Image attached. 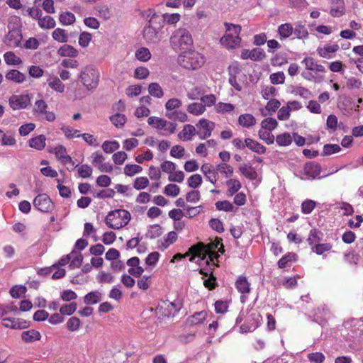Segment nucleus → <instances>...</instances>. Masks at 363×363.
Instances as JSON below:
<instances>
[{
  "label": "nucleus",
  "mask_w": 363,
  "mask_h": 363,
  "mask_svg": "<svg viewBox=\"0 0 363 363\" xmlns=\"http://www.w3.org/2000/svg\"><path fill=\"white\" fill-rule=\"evenodd\" d=\"M77 167L78 175L82 178H88L91 177L92 174V168L88 164H82L80 166L74 165V167Z\"/></svg>",
  "instance_id": "58"
},
{
  "label": "nucleus",
  "mask_w": 363,
  "mask_h": 363,
  "mask_svg": "<svg viewBox=\"0 0 363 363\" xmlns=\"http://www.w3.org/2000/svg\"><path fill=\"white\" fill-rule=\"evenodd\" d=\"M29 147L37 150H42L46 145V138L44 135L31 138L28 141Z\"/></svg>",
  "instance_id": "28"
},
{
  "label": "nucleus",
  "mask_w": 363,
  "mask_h": 363,
  "mask_svg": "<svg viewBox=\"0 0 363 363\" xmlns=\"http://www.w3.org/2000/svg\"><path fill=\"white\" fill-rule=\"evenodd\" d=\"M110 121L114 126L118 128H121L125 124L127 118L124 114L116 113L110 116Z\"/></svg>",
  "instance_id": "46"
},
{
  "label": "nucleus",
  "mask_w": 363,
  "mask_h": 363,
  "mask_svg": "<svg viewBox=\"0 0 363 363\" xmlns=\"http://www.w3.org/2000/svg\"><path fill=\"white\" fill-rule=\"evenodd\" d=\"M225 33L220 40L221 45L228 50L239 48L241 43L240 26L225 23Z\"/></svg>",
  "instance_id": "3"
},
{
  "label": "nucleus",
  "mask_w": 363,
  "mask_h": 363,
  "mask_svg": "<svg viewBox=\"0 0 363 363\" xmlns=\"http://www.w3.org/2000/svg\"><path fill=\"white\" fill-rule=\"evenodd\" d=\"M101 300V293L99 291H91L84 297V302L87 305L96 304Z\"/></svg>",
  "instance_id": "39"
},
{
  "label": "nucleus",
  "mask_w": 363,
  "mask_h": 363,
  "mask_svg": "<svg viewBox=\"0 0 363 363\" xmlns=\"http://www.w3.org/2000/svg\"><path fill=\"white\" fill-rule=\"evenodd\" d=\"M4 59L8 65L16 66L22 63L21 59L12 51L5 52L4 55Z\"/></svg>",
  "instance_id": "43"
},
{
  "label": "nucleus",
  "mask_w": 363,
  "mask_h": 363,
  "mask_svg": "<svg viewBox=\"0 0 363 363\" xmlns=\"http://www.w3.org/2000/svg\"><path fill=\"white\" fill-rule=\"evenodd\" d=\"M220 238H216L211 240L206 245L203 242H199L196 245H193L188 250H223V245Z\"/></svg>",
  "instance_id": "18"
},
{
  "label": "nucleus",
  "mask_w": 363,
  "mask_h": 363,
  "mask_svg": "<svg viewBox=\"0 0 363 363\" xmlns=\"http://www.w3.org/2000/svg\"><path fill=\"white\" fill-rule=\"evenodd\" d=\"M2 325L7 328L23 329L27 327V323L23 319L16 318H6L2 320Z\"/></svg>",
  "instance_id": "23"
},
{
  "label": "nucleus",
  "mask_w": 363,
  "mask_h": 363,
  "mask_svg": "<svg viewBox=\"0 0 363 363\" xmlns=\"http://www.w3.org/2000/svg\"><path fill=\"white\" fill-rule=\"evenodd\" d=\"M276 142L280 146H288L292 143V136L288 133L278 135Z\"/></svg>",
  "instance_id": "55"
},
{
  "label": "nucleus",
  "mask_w": 363,
  "mask_h": 363,
  "mask_svg": "<svg viewBox=\"0 0 363 363\" xmlns=\"http://www.w3.org/2000/svg\"><path fill=\"white\" fill-rule=\"evenodd\" d=\"M34 206L40 211L48 213L53 210L54 203L45 194H38L33 200Z\"/></svg>",
  "instance_id": "14"
},
{
  "label": "nucleus",
  "mask_w": 363,
  "mask_h": 363,
  "mask_svg": "<svg viewBox=\"0 0 363 363\" xmlns=\"http://www.w3.org/2000/svg\"><path fill=\"white\" fill-rule=\"evenodd\" d=\"M247 147H248L250 150L257 153V154H264L266 152V147L263 146L262 144L258 143L257 141L252 140L251 138L245 139V144Z\"/></svg>",
  "instance_id": "34"
},
{
  "label": "nucleus",
  "mask_w": 363,
  "mask_h": 363,
  "mask_svg": "<svg viewBox=\"0 0 363 363\" xmlns=\"http://www.w3.org/2000/svg\"><path fill=\"white\" fill-rule=\"evenodd\" d=\"M181 308V304L177 301L161 300L159 301L155 311L156 314L162 317L174 315Z\"/></svg>",
  "instance_id": "10"
},
{
  "label": "nucleus",
  "mask_w": 363,
  "mask_h": 363,
  "mask_svg": "<svg viewBox=\"0 0 363 363\" xmlns=\"http://www.w3.org/2000/svg\"><path fill=\"white\" fill-rule=\"evenodd\" d=\"M225 184L228 187L226 190V195L228 197L233 196L242 187V184L238 179H230L226 181Z\"/></svg>",
  "instance_id": "29"
},
{
  "label": "nucleus",
  "mask_w": 363,
  "mask_h": 363,
  "mask_svg": "<svg viewBox=\"0 0 363 363\" xmlns=\"http://www.w3.org/2000/svg\"><path fill=\"white\" fill-rule=\"evenodd\" d=\"M217 172H220L225 178L230 177L234 172L233 167L225 163L222 162L216 165Z\"/></svg>",
  "instance_id": "47"
},
{
  "label": "nucleus",
  "mask_w": 363,
  "mask_h": 363,
  "mask_svg": "<svg viewBox=\"0 0 363 363\" xmlns=\"http://www.w3.org/2000/svg\"><path fill=\"white\" fill-rule=\"evenodd\" d=\"M238 123L244 128H249L256 124V119L252 114L244 113L238 117Z\"/></svg>",
  "instance_id": "35"
},
{
  "label": "nucleus",
  "mask_w": 363,
  "mask_h": 363,
  "mask_svg": "<svg viewBox=\"0 0 363 363\" xmlns=\"http://www.w3.org/2000/svg\"><path fill=\"white\" fill-rule=\"evenodd\" d=\"M100 73L93 66H86L82 68L79 75V79L89 91L94 90L99 82Z\"/></svg>",
  "instance_id": "5"
},
{
  "label": "nucleus",
  "mask_w": 363,
  "mask_h": 363,
  "mask_svg": "<svg viewBox=\"0 0 363 363\" xmlns=\"http://www.w3.org/2000/svg\"><path fill=\"white\" fill-rule=\"evenodd\" d=\"M266 57V54L262 49L254 48L252 50L244 49L241 51L240 58L242 60L250 59L252 61H262Z\"/></svg>",
  "instance_id": "15"
},
{
  "label": "nucleus",
  "mask_w": 363,
  "mask_h": 363,
  "mask_svg": "<svg viewBox=\"0 0 363 363\" xmlns=\"http://www.w3.org/2000/svg\"><path fill=\"white\" fill-rule=\"evenodd\" d=\"M69 267L72 268H78L82 262V256L80 251H71L69 254Z\"/></svg>",
  "instance_id": "40"
},
{
  "label": "nucleus",
  "mask_w": 363,
  "mask_h": 363,
  "mask_svg": "<svg viewBox=\"0 0 363 363\" xmlns=\"http://www.w3.org/2000/svg\"><path fill=\"white\" fill-rule=\"evenodd\" d=\"M297 259V256L294 252H288L283 256L278 262V266L279 268L289 267L295 262Z\"/></svg>",
  "instance_id": "33"
},
{
  "label": "nucleus",
  "mask_w": 363,
  "mask_h": 363,
  "mask_svg": "<svg viewBox=\"0 0 363 363\" xmlns=\"http://www.w3.org/2000/svg\"><path fill=\"white\" fill-rule=\"evenodd\" d=\"M201 171L211 183L215 184L217 182L218 173L216 167L209 163H206L201 166Z\"/></svg>",
  "instance_id": "21"
},
{
  "label": "nucleus",
  "mask_w": 363,
  "mask_h": 363,
  "mask_svg": "<svg viewBox=\"0 0 363 363\" xmlns=\"http://www.w3.org/2000/svg\"><path fill=\"white\" fill-rule=\"evenodd\" d=\"M61 130L65 136L68 139H73L81 137V134L79 130L74 129L69 125L62 126Z\"/></svg>",
  "instance_id": "50"
},
{
  "label": "nucleus",
  "mask_w": 363,
  "mask_h": 363,
  "mask_svg": "<svg viewBox=\"0 0 363 363\" xmlns=\"http://www.w3.org/2000/svg\"><path fill=\"white\" fill-rule=\"evenodd\" d=\"M147 123L157 129L162 136H168L173 134L177 130V124L165 119L151 116L147 119Z\"/></svg>",
  "instance_id": "7"
},
{
  "label": "nucleus",
  "mask_w": 363,
  "mask_h": 363,
  "mask_svg": "<svg viewBox=\"0 0 363 363\" xmlns=\"http://www.w3.org/2000/svg\"><path fill=\"white\" fill-rule=\"evenodd\" d=\"M15 21L12 24L11 22L9 23V33L4 38V43L9 48H14L20 45L22 40V34L20 30V22L17 18L14 19Z\"/></svg>",
  "instance_id": "9"
},
{
  "label": "nucleus",
  "mask_w": 363,
  "mask_h": 363,
  "mask_svg": "<svg viewBox=\"0 0 363 363\" xmlns=\"http://www.w3.org/2000/svg\"><path fill=\"white\" fill-rule=\"evenodd\" d=\"M143 168L140 165L128 164L124 167V174L128 177H133L141 172Z\"/></svg>",
  "instance_id": "61"
},
{
  "label": "nucleus",
  "mask_w": 363,
  "mask_h": 363,
  "mask_svg": "<svg viewBox=\"0 0 363 363\" xmlns=\"http://www.w3.org/2000/svg\"><path fill=\"white\" fill-rule=\"evenodd\" d=\"M53 39L59 43H65L68 40V35L64 29L57 28L52 33Z\"/></svg>",
  "instance_id": "49"
},
{
  "label": "nucleus",
  "mask_w": 363,
  "mask_h": 363,
  "mask_svg": "<svg viewBox=\"0 0 363 363\" xmlns=\"http://www.w3.org/2000/svg\"><path fill=\"white\" fill-rule=\"evenodd\" d=\"M239 170L242 175L250 180H254L257 177L255 169L252 166L242 164L240 167Z\"/></svg>",
  "instance_id": "45"
},
{
  "label": "nucleus",
  "mask_w": 363,
  "mask_h": 363,
  "mask_svg": "<svg viewBox=\"0 0 363 363\" xmlns=\"http://www.w3.org/2000/svg\"><path fill=\"white\" fill-rule=\"evenodd\" d=\"M120 147L119 143L116 140H106L103 143L101 148L104 152L111 154Z\"/></svg>",
  "instance_id": "48"
},
{
  "label": "nucleus",
  "mask_w": 363,
  "mask_h": 363,
  "mask_svg": "<svg viewBox=\"0 0 363 363\" xmlns=\"http://www.w3.org/2000/svg\"><path fill=\"white\" fill-rule=\"evenodd\" d=\"M47 83L48 86L55 91L57 93H63L65 89V84L62 82V81L55 75L50 74L48 79Z\"/></svg>",
  "instance_id": "26"
},
{
  "label": "nucleus",
  "mask_w": 363,
  "mask_h": 363,
  "mask_svg": "<svg viewBox=\"0 0 363 363\" xmlns=\"http://www.w3.org/2000/svg\"><path fill=\"white\" fill-rule=\"evenodd\" d=\"M96 279L100 284H111L114 281V277L110 273L101 271L96 276Z\"/></svg>",
  "instance_id": "56"
},
{
  "label": "nucleus",
  "mask_w": 363,
  "mask_h": 363,
  "mask_svg": "<svg viewBox=\"0 0 363 363\" xmlns=\"http://www.w3.org/2000/svg\"><path fill=\"white\" fill-rule=\"evenodd\" d=\"M216 251H187V252L182 255L181 254L175 255L172 259V262H175L186 257L190 256L189 261L202 264L203 263L208 264V259L211 260V257L214 255Z\"/></svg>",
  "instance_id": "8"
},
{
  "label": "nucleus",
  "mask_w": 363,
  "mask_h": 363,
  "mask_svg": "<svg viewBox=\"0 0 363 363\" xmlns=\"http://www.w3.org/2000/svg\"><path fill=\"white\" fill-rule=\"evenodd\" d=\"M6 79L16 84H21L26 80V75L17 69L9 70L5 75Z\"/></svg>",
  "instance_id": "31"
},
{
  "label": "nucleus",
  "mask_w": 363,
  "mask_h": 363,
  "mask_svg": "<svg viewBox=\"0 0 363 363\" xmlns=\"http://www.w3.org/2000/svg\"><path fill=\"white\" fill-rule=\"evenodd\" d=\"M31 99V94L12 95L9 102L13 110L24 109L30 104Z\"/></svg>",
  "instance_id": "12"
},
{
  "label": "nucleus",
  "mask_w": 363,
  "mask_h": 363,
  "mask_svg": "<svg viewBox=\"0 0 363 363\" xmlns=\"http://www.w3.org/2000/svg\"><path fill=\"white\" fill-rule=\"evenodd\" d=\"M196 135L201 140H205L211 135V133L215 128V123L213 121L206 118H201L196 124Z\"/></svg>",
  "instance_id": "11"
},
{
  "label": "nucleus",
  "mask_w": 363,
  "mask_h": 363,
  "mask_svg": "<svg viewBox=\"0 0 363 363\" xmlns=\"http://www.w3.org/2000/svg\"><path fill=\"white\" fill-rule=\"evenodd\" d=\"M148 93L153 97L161 99L164 96L162 86L156 82L150 83L148 86Z\"/></svg>",
  "instance_id": "44"
},
{
  "label": "nucleus",
  "mask_w": 363,
  "mask_h": 363,
  "mask_svg": "<svg viewBox=\"0 0 363 363\" xmlns=\"http://www.w3.org/2000/svg\"><path fill=\"white\" fill-rule=\"evenodd\" d=\"M60 22L64 26L72 25L75 22V16L69 12H63L60 15Z\"/></svg>",
  "instance_id": "52"
},
{
  "label": "nucleus",
  "mask_w": 363,
  "mask_h": 363,
  "mask_svg": "<svg viewBox=\"0 0 363 363\" xmlns=\"http://www.w3.org/2000/svg\"><path fill=\"white\" fill-rule=\"evenodd\" d=\"M243 320L245 322L240 325V332L247 333L254 331L259 325L261 320L260 315L256 311H250L241 310L239 315L236 318V324L240 323Z\"/></svg>",
  "instance_id": "4"
},
{
  "label": "nucleus",
  "mask_w": 363,
  "mask_h": 363,
  "mask_svg": "<svg viewBox=\"0 0 363 363\" xmlns=\"http://www.w3.org/2000/svg\"><path fill=\"white\" fill-rule=\"evenodd\" d=\"M196 134V127L191 124H186L179 133L178 138L182 141H190Z\"/></svg>",
  "instance_id": "25"
},
{
  "label": "nucleus",
  "mask_w": 363,
  "mask_h": 363,
  "mask_svg": "<svg viewBox=\"0 0 363 363\" xmlns=\"http://www.w3.org/2000/svg\"><path fill=\"white\" fill-rule=\"evenodd\" d=\"M91 164L101 172L110 173L113 171V165L105 162L104 156L99 151L91 154Z\"/></svg>",
  "instance_id": "13"
},
{
  "label": "nucleus",
  "mask_w": 363,
  "mask_h": 363,
  "mask_svg": "<svg viewBox=\"0 0 363 363\" xmlns=\"http://www.w3.org/2000/svg\"><path fill=\"white\" fill-rule=\"evenodd\" d=\"M57 54L60 57H76L79 52L73 46L65 44L57 50Z\"/></svg>",
  "instance_id": "32"
},
{
  "label": "nucleus",
  "mask_w": 363,
  "mask_h": 363,
  "mask_svg": "<svg viewBox=\"0 0 363 363\" xmlns=\"http://www.w3.org/2000/svg\"><path fill=\"white\" fill-rule=\"evenodd\" d=\"M81 324H82V323H81L80 320L77 317H75V316H73V317H71L70 318H69L66 323L68 330H69L71 332H74V331L78 330L81 326Z\"/></svg>",
  "instance_id": "60"
},
{
  "label": "nucleus",
  "mask_w": 363,
  "mask_h": 363,
  "mask_svg": "<svg viewBox=\"0 0 363 363\" xmlns=\"http://www.w3.org/2000/svg\"><path fill=\"white\" fill-rule=\"evenodd\" d=\"M344 258L350 264H357L360 260V256L357 251H348L345 253Z\"/></svg>",
  "instance_id": "63"
},
{
  "label": "nucleus",
  "mask_w": 363,
  "mask_h": 363,
  "mask_svg": "<svg viewBox=\"0 0 363 363\" xmlns=\"http://www.w3.org/2000/svg\"><path fill=\"white\" fill-rule=\"evenodd\" d=\"M205 90L201 86H196L188 91L187 97L191 100H195L203 96Z\"/></svg>",
  "instance_id": "53"
},
{
  "label": "nucleus",
  "mask_w": 363,
  "mask_h": 363,
  "mask_svg": "<svg viewBox=\"0 0 363 363\" xmlns=\"http://www.w3.org/2000/svg\"><path fill=\"white\" fill-rule=\"evenodd\" d=\"M130 220V213L125 209L113 211L106 216V223L113 229H120L125 226Z\"/></svg>",
  "instance_id": "6"
},
{
  "label": "nucleus",
  "mask_w": 363,
  "mask_h": 363,
  "mask_svg": "<svg viewBox=\"0 0 363 363\" xmlns=\"http://www.w3.org/2000/svg\"><path fill=\"white\" fill-rule=\"evenodd\" d=\"M320 167L314 162H308L303 167L304 177L302 179H316L320 177Z\"/></svg>",
  "instance_id": "16"
},
{
  "label": "nucleus",
  "mask_w": 363,
  "mask_h": 363,
  "mask_svg": "<svg viewBox=\"0 0 363 363\" xmlns=\"http://www.w3.org/2000/svg\"><path fill=\"white\" fill-rule=\"evenodd\" d=\"M0 135H1L2 145L13 146L16 143V140L13 133L7 132L6 133H3L2 130H0Z\"/></svg>",
  "instance_id": "51"
},
{
  "label": "nucleus",
  "mask_w": 363,
  "mask_h": 363,
  "mask_svg": "<svg viewBox=\"0 0 363 363\" xmlns=\"http://www.w3.org/2000/svg\"><path fill=\"white\" fill-rule=\"evenodd\" d=\"M207 316L208 313L206 311L196 312L187 318L186 324L191 327L199 325L203 323V321L207 318Z\"/></svg>",
  "instance_id": "24"
},
{
  "label": "nucleus",
  "mask_w": 363,
  "mask_h": 363,
  "mask_svg": "<svg viewBox=\"0 0 363 363\" xmlns=\"http://www.w3.org/2000/svg\"><path fill=\"white\" fill-rule=\"evenodd\" d=\"M41 335L39 331L30 329L21 333V339L26 343H32L40 340Z\"/></svg>",
  "instance_id": "27"
},
{
  "label": "nucleus",
  "mask_w": 363,
  "mask_h": 363,
  "mask_svg": "<svg viewBox=\"0 0 363 363\" xmlns=\"http://www.w3.org/2000/svg\"><path fill=\"white\" fill-rule=\"evenodd\" d=\"M339 50L337 44H326L323 46H319L317 48L318 55L323 58L331 59L333 54Z\"/></svg>",
  "instance_id": "22"
},
{
  "label": "nucleus",
  "mask_w": 363,
  "mask_h": 363,
  "mask_svg": "<svg viewBox=\"0 0 363 363\" xmlns=\"http://www.w3.org/2000/svg\"><path fill=\"white\" fill-rule=\"evenodd\" d=\"M271 65L274 67H281L288 63V57L286 53H276L270 60Z\"/></svg>",
  "instance_id": "38"
},
{
  "label": "nucleus",
  "mask_w": 363,
  "mask_h": 363,
  "mask_svg": "<svg viewBox=\"0 0 363 363\" xmlns=\"http://www.w3.org/2000/svg\"><path fill=\"white\" fill-rule=\"evenodd\" d=\"M323 233L316 229H312L308 238V241L311 246L316 247V250H318V247L320 245V242L322 239Z\"/></svg>",
  "instance_id": "37"
},
{
  "label": "nucleus",
  "mask_w": 363,
  "mask_h": 363,
  "mask_svg": "<svg viewBox=\"0 0 363 363\" xmlns=\"http://www.w3.org/2000/svg\"><path fill=\"white\" fill-rule=\"evenodd\" d=\"M281 38H286L293 33V27L289 23L281 24L278 28Z\"/></svg>",
  "instance_id": "59"
},
{
  "label": "nucleus",
  "mask_w": 363,
  "mask_h": 363,
  "mask_svg": "<svg viewBox=\"0 0 363 363\" xmlns=\"http://www.w3.org/2000/svg\"><path fill=\"white\" fill-rule=\"evenodd\" d=\"M136 58L142 62H146L151 57L150 50L146 48H140L135 52Z\"/></svg>",
  "instance_id": "62"
},
{
  "label": "nucleus",
  "mask_w": 363,
  "mask_h": 363,
  "mask_svg": "<svg viewBox=\"0 0 363 363\" xmlns=\"http://www.w3.org/2000/svg\"><path fill=\"white\" fill-rule=\"evenodd\" d=\"M260 125L262 130L272 131L277 127L278 123L273 118H267L262 120Z\"/></svg>",
  "instance_id": "54"
},
{
  "label": "nucleus",
  "mask_w": 363,
  "mask_h": 363,
  "mask_svg": "<svg viewBox=\"0 0 363 363\" xmlns=\"http://www.w3.org/2000/svg\"><path fill=\"white\" fill-rule=\"evenodd\" d=\"M205 61L203 55L191 48L182 52L178 57V62L182 67L191 70L201 68L204 65Z\"/></svg>",
  "instance_id": "2"
},
{
  "label": "nucleus",
  "mask_w": 363,
  "mask_h": 363,
  "mask_svg": "<svg viewBox=\"0 0 363 363\" xmlns=\"http://www.w3.org/2000/svg\"><path fill=\"white\" fill-rule=\"evenodd\" d=\"M53 152L56 157L61 161L64 164H70L72 167L74 166L72 157L67 154L66 148L63 145H58L55 147L53 150L50 151Z\"/></svg>",
  "instance_id": "20"
},
{
  "label": "nucleus",
  "mask_w": 363,
  "mask_h": 363,
  "mask_svg": "<svg viewBox=\"0 0 363 363\" xmlns=\"http://www.w3.org/2000/svg\"><path fill=\"white\" fill-rule=\"evenodd\" d=\"M172 48L176 51H185L192 48L193 39L190 32L184 28L174 30L170 37Z\"/></svg>",
  "instance_id": "1"
},
{
  "label": "nucleus",
  "mask_w": 363,
  "mask_h": 363,
  "mask_svg": "<svg viewBox=\"0 0 363 363\" xmlns=\"http://www.w3.org/2000/svg\"><path fill=\"white\" fill-rule=\"evenodd\" d=\"M214 110L218 113H228L235 110V106L230 103L218 102L215 104Z\"/></svg>",
  "instance_id": "41"
},
{
  "label": "nucleus",
  "mask_w": 363,
  "mask_h": 363,
  "mask_svg": "<svg viewBox=\"0 0 363 363\" xmlns=\"http://www.w3.org/2000/svg\"><path fill=\"white\" fill-rule=\"evenodd\" d=\"M38 23L43 29H51L55 28L56 26L55 19L50 16H45L44 17H42L41 16L38 19Z\"/></svg>",
  "instance_id": "42"
},
{
  "label": "nucleus",
  "mask_w": 363,
  "mask_h": 363,
  "mask_svg": "<svg viewBox=\"0 0 363 363\" xmlns=\"http://www.w3.org/2000/svg\"><path fill=\"white\" fill-rule=\"evenodd\" d=\"M301 62L305 65L306 69L313 72L315 74L326 72L325 67L318 64L315 59L311 57H305Z\"/></svg>",
  "instance_id": "19"
},
{
  "label": "nucleus",
  "mask_w": 363,
  "mask_h": 363,
  "mask_svg": "<svg viewBox=\"0 0 363 363\" xmlns=\"http://www.w3.org/2000/svg\"><path fill=\"white\" fill-rule=\"evenodd\" d=\"M26 291H27V289L26 286H24L23 285H16V286H13L10 289V294L14 298H19L21 296H23V295H25Z\"/></svg>",
  "instance_id": "57"
},
{
  "label": "nucleus",
  "mask_w": 363,
  "mask_h": 363,
  "mask_svg": "<svg viewBox=\"0 0 363 363\" xmlns=\"http://www.w3.org/2000/svg\"><path fill=\"white\" fill-rule=\"evenodd\" d=\"M143 35L145 40L149 43H156L160 40L157 29L151 25H149L144 28Z\"/></svg>",
  "instance_id": "30"
},
{
  "label": "nucleus",
  "mask_w": 363,
  "mask_h": 363,
  "mask_svg": "<svg viewBox=\"0 0 363 363\" xmlns=\"http://www.w3.org/2000/svg\"><path fill=\"white\" fill-rule=\"evenodd\" d=\"M237 290L242 295L240 297L242 303H245L246 297L245 294L250 292V284L245 276H240L235 281Z\"/></svg>",
  "instance_id": "17"
},
{
  "label": "nucleus",
  "mask_w": 363,
  "mask_h": 363,
  "mask_svg": "<svg viewBox=\"0 0 363 363\" xmlns=\"http://www.w3.org/2000/svg\"><path fill=\"white\" fill-rule=\"evenodd\" d=\"M187 111L194 116H199L202 115L205 111V105L201 102H193L189 104L186 108Z\"/></svg>",
  "instance_id": "36"
},
{
  "label": "nucleus",
  "mask_w": 363,
  "mask_h": 363,
  "mask_svg": "<svg viewBox=\"0 0 363 363\" xmlns=\"http://www.w3.org/2000/svg\"><path fill=\"white\" fill-rule=\"evenodd\" d=\"M50 273H52V278L54 279H58L62 278L65 275V270L59 267L58 264H53L49 269Z\"/></svg>",
  "instance_id": "64"
}]
</instances>
